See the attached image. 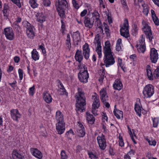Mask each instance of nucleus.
I'll return each mask as SVG.
<instances>
[{"label": "nucleus", "mask_w": 159, "mask_h": 159, "mask_svg": "<svg viewBox=\"0 0 159 159\" xmlns=\"http://www.w3.org/2000/svg\"><path fill=\"white\" fill-rule=\"evenodd\" d=\"M78 92L75 95L77 99L75 110L77 113H79L85 110L86 102L84 92L80 88H78Z\"/></svg>", "instance_id": "obj_1"}, {"label": "nucleus", "mask_w": 159, "mask_h": 159, "mask_svg": "<svg viewBox=\"0 0 159 159\" xmlns=\"http://www.w3.org/2000/svg\"><path fill=\"white\" fill-rule=\"evenodd\" d=\"M59 16L62 18L65 17V10L68 7L66 0H57L55 4Z\"/></svg>", "instance_id": "obj_2"}, {"label": "nucleus", "mask_w": 159, "mask_h": 159, "mask_svg": "<svg viewBox=\"0 0 159 159\" xmlns=\"http://www.w3.org/2000/svg\"><path fill=\"white\" fill-rule=\"evenodd\" d=\"M120 32L121 36L127 39L129 42L131 40L129 31V24L127 20H125L123 26L120 30Z\"/></svg>", "instance_id": "obj_3"}, {"label": "nucleus", "mask_w": 159, "mask_h": 159, "mask_svg": "<svg viewBox=\"0 0 159 159\" xmlns=\"http://www.w3.org/2000/svg\"><path fill=\"white\" fill-rule=\"evenodd\" d=\"M154 93V87L151 84H148L144 88L143 93L144 98H150Z\"/></svg>", "instance_id": "obj_4"}, {"label": "nucleus", "mask_w": 159, "mask_h": 159, "mask_svg": "<svg viewBox=\"0 0 159 159\" xmlns=\"http://www.w3.org/2000/svg\"><path fill=\"white\" fill-rule=\"evenodd\" d=\"M113 55V53L104 54V62L106 67H109L115 63V58Z\"/></svg>", "instance_id": "obj_5"}, {"label": "nucleus", "mask_w": 159, "mask_h": 159, "mask_svg": "<svg viewBox=\"0 0 159 159\" xmlns=\"http://www.w3.org/2000/svg\"><path fill=\"white\" fill-rule=\"evenodd\" d=\"M142 24L143 27L142 29L146 35L147 37L148 38L150 41H151L153 38L150 27L148 25L147 22L143 20Z\"/></svg>", "instance_id": "obj_6"}, {"label": "nucleus", "mask_w": 159, "mask_h": 159, "mask_svg": "<svg viewBox=\"0 0 159 159\" xmlns=\"http://www.w3.org/2000/svg\"><path fill=\"white\" fill-rule=\"evenodd\" d=\"M93 43L96 46L95 51L98 55V57L101 58L102 56V47L101 45L100 36L97 34L95 36Z\"/></svg>", "instance_id": "obj_7"}, {"label": "nucleus", "mask_w": 159, "mask_h": 159, "mask_svg": "<svg viewBox=\"0 0 159 159\" xmlns=\"http://www.w3.org/2000/svg\"><path fill=\"white\" fill-rule=\"evenodd\" d=\"M97 139L100 148L102 150H104L107 147L106 140L104 135L102 134L98 136Z\"/></svg>", "instance_id": "obj_8"}, {"label": "nucleus", "mask_w": 159, "mask_h": 159, "mask_svg": "<svg viewBox=\"0 0 159 159\" xmlns=\"http://www.w3.org/2000/svg\"><path fill=\"white\" fill-rule=\"evenodd\" d=\"M3 34L7 39L10 40L14 39L15 34L12 29L11 27L6 28L4 29Z\"/></svg>", "instance_id": "obj_9"}, {"label": "nucleus", "mask_w": 159, "mask_h": 159, "mask_svg": "<svg viewBox=\"0 0 159 159\" xmlns=\"http://www.w3.org/2000/svg\"><path fill=\"white\" fill-rule=\"evenodd\" d=\"M79 80L81 82L86 83L88 81L89 75L88 71L79 72L78 74Z\"/></svg>", "instance_id": "obj_10"}, {"label": "nucleus", "mask_w": 159, "mask_h": 159, "mask_svg": "<svg viewBox=\"0 0 159 159\" xmlns=\"http://www.w3.org/2000/svg\"><path fill=\"white\" fill-rule=\"evenodd\" d=\"M150 59L152 63H155L158 59V55L157 51L154 48H152L150 53Z\"/></svg>", "instance_id": "obj_11"}, {"label": "nucleus", "mask_w": 159, "mask_h": 159, "mask_svg": "<svg viewBox=\"0 0 159 159\" xmlns=\"http://www.w3.org/2000/svg\"><path fill=\"white\" fill-rule=\"evenodd\" d=\"M10 114L12 119L16 121H18V119L20 118L21 117V115L17 109L11 110Z\"/></svg>", "instance_id": "obj_12"}, {"label": "nucleus", "mask_w": 159, "mask_h": 159, "mask_svg": "<svg viewBox=\"0 0 159 159\" xmlns=\"http://www.w3.org/2000/svg\"><path fill=\"white\" fill-rule=\"evenodd\" d=\"M83 53L85 59L86 60L89 59L90 53V49L89 44L85 43L83 46Z\"/></svg>", "instance_id": "obj_13"}, {"label": "nucleus", "mask_w": 159, "mask_h": 159, "mask_svg": "<svg viewBox=\"0 0 159 159\" xmlns=\"http://www.w3.org/2000/svg\"><path fill=\"white\" fill-rule=\"evenodd\" d=\"M56 129L58 134H62L65 130V124L63 123H57L56 124Z\"/></svg>", "instance_id": "obj_14"}, {"label": "nucleus", "mask_w": 159, "mask_h": 159, "mask_svg": "<svg viewBox=\"0 0 159 159\" xmlns=\"http://www.w3.org/2000/svg\"><path fill=\"white\" fill-rule=\"evenodd\" d=\"M30 151L32 154L36 157L41 159L43 157V154L42 152L37 148H31Z\"/></svg>", "instance_id": "obj_15"}, {"label": "nucleus", "mask_w": 159, "mask_h": 159, "mask_svg": "<svg viewBox=\"0 0 159 159\" xmlns=\"http://www.w3.org/2000/svg\"><path fill=\"white\" fill-rule=\"evenodd\" d=\"M100 99L103 103L108 100V97L107 94L106 89L103 88L102 89L100 92Z\"/></svg>", "instance_id": "obj_16"}, {"label": "nucleus", "mask_w": 159, "mask_h": 159, "mask_svg": "<svg viewBox=\"0 0 159 159\" xmlns=\"http://www.w3.org/2000/svg\"><path fill=\"white\" fill-rule=\"evenodd\" d=\"M95 94V95L92 96V98L94 101L92 105V107L98 108L100 105L99 96L96 93Z\"/></svg>", "instance_id": "obj_17"}, {"label": "nucleus", "mask_w": 159, "mask_h": 159, "mask_svg": "<svg viewBox=\"0 0 159 159\" xmlns=\"http://www.w3.org/2000/svg\"><path fill=\"white\" fill-rule=\"evenodd\" d=\"M103 52L104 54L113 53L111 48V44L109 41H106L103 47Z\"/></svg>", "instance_id": "obj_18"}, {"label": "nucleus", "mask_w": 159, "mask_h": 159, "mask_svg": "<svg viewBox=\"0 0 159 159\" xmlns=\"http://www.w3.org/2000/svg\"><path fill=\"white\" fill-rule=\"evenodd\" d=\"M55 119L57 123L65 122L64 120L63 116L60 111H57L56 113Z\"/></svg>", "instance_id": "obj_19"}, {"label": "nucleus", "mask_w": 159, "mask_h": 159, "mask_svg": "<svg viewBox=\"0 0 159 159\" xmlns=\"http://www.w3.org/2000/svg\"><path fill=\"white\" fill-rule=\"evenodd\" d=\"M113 86L114 89L118 90H120L123 87V85L119 79H117L114 81Z\"/></svg>", "instance_id": "obj_20"}, {"label": "nucleus", "mask_w": 159, "mask_h": 159, "mask_svg": "<svg viewBox=\"0 0 159 159\" xmlns=\"http://www.w3.org/2000/svg\"><path fill=\"white\" fill-rule=\"evenodd\" d=\"M38 21L41 23H43L46 20V16L43 12H38L36 15Z\"/></svg>", "instance_id": "obj_21"}, {"label": "nucleus", "mask_w": 159, "mask_h": 159, "mask_svg": "<svg viewBox=\"0 0 159 159\" xmlns=\"http://www.w3.org/2000/svg\"><path fill=\"white\" fill-rule=\"evenodd\" d=\"M134 110L137 114L139 117L141 116V112L143 109L141 106L140 103H136L134 105Z\"/></svg>", "instance_id": "obj_22"}, {"label": "nucleus", "mask_w": 159, "mask_h": 159, "mask_svg": "<svg viewBox=\"0 0 159 159\" xmlns=\"http://www.w3.org/2000/svg\"><path fill=\"white\" fill-rule=\"evenodd\" d=\"M75 57L76 61L81 63L83 59V56L82 54V51L78 49L77 50L75 54Z\"/></svg>", "instance_id": "obj_23"}, {"label": "nucleus", "mask_w": 159, "mask_h": 159, "mask_svg": "<svg viewBox=\"0 0 159 159\" xmlns=\"http://www.w3.org/2000/svg\"><path fill=\"white\" fill-rule=\"evenodd\" d=\"M43 98L45 101L47 103H50L52 100V98L50 94L47 91H45L43 93Z\"/></svg>", "instance_id": "obj_24"}, {"label": "nucleus", "mask_w": 159, "mask_h": 159, "mask_svg": "<svg viewBox=\"0 0 159 159\" xmlns=\"http://www.w3.org/2000/svg\"><path fill=\"white\" fill-rule=\"evenodd\" d=\"M13 159H25L24 156L16 150H14L12 153Z\"/></svg>", "instance_id": "obj_25"}, {"label": "nucleus", "mask_w": 159, "mask_h": 159, "mask_svg": "<svg viewBox=\"0 0 159 159\" xmlns=\"http://www.w3.org/2000/svg\"><path fill=\"white\" fill-rule=\"evenodd\" d=\"M84 23L85 26L89 29L92 28L93 25V21L92 22H91L90 18L87 16L84 17Z\"/></svg>", "instance_id": "obj_26"}, {"label": "nucleus", "mask_w": 159, "mask_h": 159, "mask_svg": "<svg viewBox=\"0 0 159 159\" xmlns=\"http://www.w3.org/2000/svg\"><path fill=\"white\" fill-rule=\"evenodd\" d=\"M151 66L149 65H147L146 67L147 75L148 79L152 80L153 79V75L151 70Z\"/></svg>", "instance_id": "obj_27"}, {"label": "nucleus", "mask_w": 159, "mask_h": 159, "mask_svg": "<svg viewBox=\"0 0 159 159\" xmlns=\"http://www.w3.org/2000/svg\"><path fill=\"white\" fill-rule=\"evenodd\" d=\"M87 120L88 123L90 124H93L94 123L95 119L93 115L87 112Z\"/></svg>", "instance_id": "obj_28"}, {"label": "nucleus", "mask_w": 159, "mask_h": 159, "mask_svg": "<svg viewBox=\"0 0 159 159\" xmlns=\"http://www.w3.org/2000/svg\"><path fill=\"white\" fill-rule=\"evenodd\" d=\"M31 54L32 58L34 61H36L39 59V55L35 49H33L31 52Z\"/></svg>", "instance_id": "obj_29"}, {"label": "nucleus", "mask_w": 159, "mask_h": 159, "mask_svg": "<svg viewBox=\"0 0 159 159\" xmlns=\"http://www.w3.org/2000/svg\"><path fill=\"white\" fill-rule=\"evenodd\" d=\"M9 6L7 3H5L3 8V10L2 11L3 16L4 17L7 18L8 17L9 14L8 13V11L9 10Z\"/></svg>", "instance_id": "obj_30"}, {"label": "nucleus", "mask_w": 159, "mask_h": 159, "mask_svg": "<svg viewBox=\"0 0 159 159\" xmlns=\"http://www.w3.org/2000/svg\"><path fill=\"white\" fill-rule=\"evenodd\" d=\"M113 113L114 115L118 119H120V117H123V113L122 111L119 110L114 109L113 111Z\"/></svg>", "instance_id": "obj_31"}, {"label": "nucleus", "mask_w": 159, "mask_h": 159, "mask_svg": "<svg viewBox=\"0 0 159 159\" xmlns=\"http://www.w3.org/2000/svg\"><path fill=\"white\" fill-rule=\"evenodd\" d=\"M136 47L139 53H143L146 50V48L145 45L137 44Z\"/></svg>", "instance_id": "obj_32"}, {"label": "nucleus", "mask_w": 159, "mask_h": 159, "mask_svg": "<svg viewBox=\"0 0 159 159\" xmlns=\"http://www.w3.org/2000/svg\"><path fill=\"white\" fill-rule=\"evenodd\" d=\"M23 25L26 28V31L34 29V27L27 21H25L23 22Z\"/></svg>", "instance_id": "obj_33"}, {"label": "nucleus", "mask_w": 159, "mask_h": 159, "mask_svg": "<svg viewBox=\"0 0 159 159\" xmlns=\"http://www.w3.org/2000/svg\"><path fill=\"white\" fill-rule=\"evenodd\" d=\"M29 3L31 7L33 9L37 7L39 5L37 3V0H29Z\"/></svg>", "instance_id": "obj_34"}, {"label": "nucleus", "mask_w": 159, "mask_h": 159, "mask_svg": "<svg viewBox=\"0 0 159 159\" xmlns=\"http://www.w3.org/2000/svg\"><path fill=\"white\" fill-rule=\"evenodd\" d=\"M78 69L80 70L79 72H83L84 71H88L87 68L86 66L81 63H80L79 64L78 66Z\"/></svg>", "instance_id": "obj_35"}, {"label": "nucleus", "mask_w": 159, "mask_h": 159, "mask_svg": "<svg viewBox=\"0 0 159 159\" xmlns=\"http://www.w3.org/2000/svg\"><path fill=\"white\" fill-rule=\"evenodd\" d=\"M26 34L28 37L30 39H33L35 36L34 32L33 29L27 30L26 31Z\"/></svg>", "instance_id": "obj_36"}, {"label": "nucleus", "mask_w": 159, "mask_h": 159, "mask_svg": "<svg viewBox=\"0 0 159 159\" xmlns=\"http://www.w3.org/2000/svg\"><path fill=\"white\" fill-rule=\"evenodd\" d=\"M95 23L96 24H97V26H98V28L101 29L100 32L102 33H103V30L102 29V25L99 18L96 20Z\"/></svg>", "instance_id": "obj_37"}, {"label": "nucleus", "mask_w": 159, "mask_h": 159, "mask_svg": "<svg viewBox=\"0 0 159 159\" xmlns=\"http://www.w3.org/2000/svg\"><path fill=\"white\" fill-rule=\"evenodd\" d=\"M77 134L78 136L83 137L85 135V133L84 129H77Z\"/></svg>", "instance_id": "obj_38"}, {"label": "nucleus", "mask_w": 159, "mask_h": 159, "mask_svg": "<svg viewBox=\"0 0 159 159\" xmlns=\"http://www.w3.org/2000/svg\"><path fill=\"white\" fill-rule=\"evenodd\" d=\"M98 74L100 76V79L102 80L104 78L105 76V69L102 68V69H100L98 71Z\"/></svg>", "instance_id": "obj_39"}, {"label": "nucleus", "mask_w": 159, "mask_h": 159, "mask_svg": "<svg viewBox=\"0 0 159 159\" xmlns=\"http://www.w3.org/2000/svg\"><path fill=\"white\" fill-rule=\"evenodd\" d=\"M66 44L68 48L69 49L71 48V39L70 37V35L68 34L67 36V39L66 41Z\"/></svg>", "instance_id": "obj_40"}, {"label": "nucleus", "mask_w": 159, "mask_h": 159, "mask_svg": "<svg viewBox=\"0 0 159 159\" xmlns=\"http://www.w3.org/2000/svg\"><path fill=\"white\" fill-rule=\"evenodd\" d=\"M146 139L150 145L155 146L156 145V142L155 140L153 139L152 138H151V139H150L147 138Z\"/></svg>", "instance_id": "obj_41"}, {"label": "nucleus", "mask_w": 159, "mask_h": 159, "mask_svg": "<svg viewBox=\"0 0 159 159\" xmlns=\"http://www.w3.org/2000/svg\"><path fill=\"white\" fill-rule=\"evenodd\" d=\"M153 126L154 127H157L158 126L159 122V118L158 117L152 119Z\"/></svg>", "instance_id": "obj_42"}, {"label": "nucleus", "mask_w": 159, "mask_h": 159, "mask_svg": "<svg viewBox=\"0 0 159 159\" xmlns=\"http://www.w3.org/2000/svg\"><path fill=\"white\" fill-rule=\"evenodd\" d=\"M119 145L121 147H123L124 146V142L122 136L120 135V134H119Z\"/></svg>", "instance_id": "obj_43"}, {"label": "nucleus", "mask_w": 159, "mask_h": 159, "mask_svg": "<svg viewBox=\"0 0 159 159\" xmlns=\"http://www.w3.org/2000/svg\"><path fill=\"white\" fill-rule=\"evenodd\" d=\"M92 17L95 18L96 20L100 18V16L98 12L96 11H95L92 13Z\"/></svg>", "instance_id": "obj_44"}, {"label": "nucleus", "mask_w": 159, "mask_h": 159, "mask_svg": "<svg viewBox=\"0 0 159 159\" xmlns=\"http://www.w3.org/2000/svg\"><path fill=\"white\" fill-rule=\"evenodd\" d=\"M35 90V85H34L33 86L30 87L29 89V94L31 96H33Z\"/></svg>", "instance_id": "obj_45"}, {"label": "nucleus", "mask_w": 159, "mask_h": 159, "mask_svg": "<svg viewBox=\"0 0 159 159\" xmlns=\"http://www.w3.org/2000/svg\"><path fill=\"white\" fill-rule=\"evenodd\" d=\"M143 7V13L146 16H147L148 13V9L147 6H144L143 4L142 5Z\"/></svg>", "instance_id": "obj_46"}, {"label": "nucleus", "mask_w": 159, "mask_h": 159, "mask_svg": "<svg viewBox=\"0 0 159 159\" xmlns=\"http://www.w3.org/2000/svg\"><path fill=\"white\" fill-rule=\"evenodd\" d=\"M61 156L62 159H67L68 156L66 154L64 150H62L61 153Z\"/></svg>", "instance_id": "obj_47"}, {"label": "nucleus", "mask_w": 159, "mask_h": 159, "mask_svg": "<svg viewBox=\"0 0 159 159\" xmlns=\"http://www.w3.org/2000/svg\"><path fill=\"white\" fill-rule=\"evenodd\" d=\"M154 76L155 77H159V66L153 72Z\"/></svg>", "instance_id": "obj_48"}, {"label": "nucleus", "mask_w": 159, "mask_h": 159, "mask_svg": "<svg viewBox=\"0 0 159 159\" xmlns=\"http://www.w3.org/2000/svg\"><path fill=\"white\" fill-rule=\"evenodd\" d=\"M138 44L145 45V38L143 37V35H142V36L140 37L139 39V43Z\"/></svg>", "instance_id": "obj_49"}, {"label": "nucleus", "mask_w": 159, "mask_h": 159, "mask_svg": "<svg viewBox=\"0 0 159 159\" xmlns=\"http://www.w3.org/2000/svg\"><path fill=\"white\" fill-rule=\"evenodd\" d=\"M61 33L63 34L66 29L65 25L62 20H61Z\"/></svg>", "instance_id": "obj_50"}, {"label": "nucleus", "mask_w": 159, "mask_h": 159, "mask_svg": "<svg viewBox=\"0 0 159 159\" xmlns=\"http://www.w3.org/2000/svg\"><path fill=\"white\" fill-rule=\"evenodd\" d=\"M43 4L44 6L49 7L51 4V2L49 0H43Z\"/></svg>", "instance_id": "obj_51"}, {"label": "nucleus", "mask_w": 159, "mask_h": 159, "mask_svg": "<svg viewBox=\"0 0 159 159\" xmlns=\"http://www.w3.org/2000/svg\"><path fill=\"white\" fill-rule=\"evenodd\" d=\"M11 1L18 6L19 8L21 7V5L20 0H12Z\"/></svg>", "instance_id": "obj_52"}, {"label": "nucleus", "mask_w": 159, "mask_h": 159, "mask_svg": "<svg viewBox=\"0 0 159 159\" xmlns=\"http://www.w3.org/2000/svg\"><path fill=\"white\" fill-rule=\"evenodd\" d=\"M80 36L78 32H76L73 33L72 35V38L76 40Z\"/></svg>", "instance_id": "obj_53"}, {"label": "nucleus", "mask_w": 159, "mask_h": 159, "mask_svg": "<svg viewBox=\"0 0 159 159\" xmlns=\"http://www.w3.org/2000/svg\"><path fill=\"white\" fill-rule=\"evenodd\" d=\"M153 20L156 25L158 26L159 25V20L158 18L156 16H154L153 18H152Z\"/></svg>", "instance_id": "obj_54"}, {"label": "nucleus", "mask_w": 159, "mask_h": 159, "mask_svg": "<svg viewBox=\"0 0 159 159\" xmlns=\"http://www.w3.org/2000/svg\"><path fill=\"white\" fill-rule=\"evenodd\" d=\"M18 73L20 80H22L23 78V71L22 70L20 69H19L18 70Z\"/></svg>", "instance_id": "obj_55"}, {"label": "nucleus", "mask_w": 159, "mask_h": 159, "mask_svg": "<svg viewBox=\"0 0 159 159\" xmlns=\"http://www.w3.org/2000/svg\"><path fill=\"white\" fill-rule=\"evenodd\" d=\"M59 91L61 93V94L65 95L67 96H68V93L66 92L65 89H61V90H59Z\"/></svg>", "instance_id": "obj_56"}, {"label": "nucleus", "mask_w": 159, "mask_h": 159, "mask_svg": "<svg viewBox=\"0 0 159 159\" xmlns=\"http://www.w3.org/2000/svg\"><path fill=\"white\" fill-rule=\"evenodd\" d=\"M88 155L89 156V157L90 158L93 159H97L98 158L96 156L93 154V152H90L88 153Z\"/></svg>", "instance_id": "obj_57"}, {"label": "nucleus", "mask_w": 159, "mask_h": 159, "mask_svg": "<svg viewBox=\"0 0 159 159\" xmlns=\"http://www.w3.org/2000/svg\"><path fill=\"white\" fill-rule=\"evenodd\" d=\"M72 3L75 9H78L79 8V6L78 4L76 2V0H72Z\"/></svg>", "instance_id": "obj_58"}, {"label": "nucleus", "mask_w": 159, "mask_h": 159, "mask_svg": "<svg viewBox=\"0 0 159 159\" xmlns=\"http://www.w3.org/2000/svg\"><path fill=\"white\" fill-rule=\"evenodd\" d=\"M98 108H93V107H92V113L93 114V115L95 116H97L98 115V114L97 113L98 110L97 109Z\"/></svg>", "instance_id": "obj_59"}, {"label": "nucleus", "mask_w": 159, "mask_h": 159, "mask_svg": "<svg viewBox=\"0 0 159 159\" xmlns=\"http://www.w3.org/2000/svg\"><path fill=\"white\" fill-rule=\"evenodd\" d=\"M22 20V19L20 17H18L16 21H14L13 24L15 25L18 26V23H20Z\"/></svg>", "instance_id": "obj_60"}, {"label": "nucleus", "mask_w": 159, "mask_h": 159, "mask_svg": "<svg viewBox=\"0 0 159 159\" xmlns=\"http://www.w3.org/2000/svg\"><path fill=\"white\" fill-rule=\"evenodd\" d=\"M102 120L104 122L105 120L107 121L108 120V118L106 114L105 113H102Z\"/></svg>", "instance_id": "obj_61"}, {"label": "nucleus", "mask_w": 159, "mask_h": 159, "mask_svg": "<svg viewBox=\"0 0 159 159\" xmlns=\"http://www.w3.org/2000/svg\"><path fill=\"white\" fill-rule=\"evenodd\" d=\"M130 59L133 61H135L137 59V57L135 54H132L130 56Z\"/></svg>", "instance_id": "obj_62"}, {"label": "nucleus", "mask_w": 159, "mask_h": 159, "mask_svg": "<svg viewBox=\"0 0 159 159\" xmlns=\"http://www.w3.org/2000/svg\"><path fill=\"white\" fill-rule=\"evenodd\" d=\"M58 83L59 84L58 85V87L59 88V90H61V89H65L62 83L60 80H58Z\"/></svg>", "instance_id": "obj_63"}, {"label": "nucleus", "mask_w": 159, "mask_h": 159, "mask_svg": "<svg viewBox=\"0 0 159 159\" xmlns=\"http://www.w3.org/2000/svg\"><path fill=\"white\" fill-rule=\"evenodd\" d=\"M78 127L77 129H84V128L83 125L80 122H78Z\"/></svg>", "instance_id": "obj_64"}]
</instances>
